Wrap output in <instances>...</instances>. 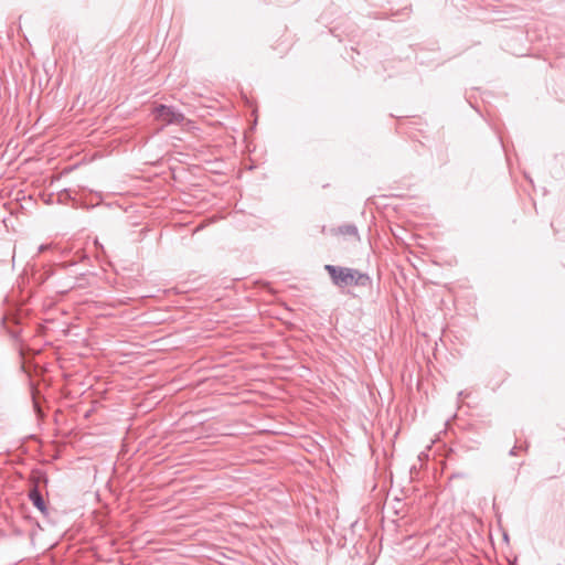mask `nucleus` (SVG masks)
<instances>
[{
	"label": "nucleus",
	"instance_id": "5",
	"mask_svg": "<svg viewBox=\"0 0 565 565\" xmlns=\"http://www.w3.org/2000/svg\"><path fill=\"white\" fill-rule=\"evenodd\" d=\"M46 248H47V246H46V245H41V246H40V248H39V250H40V252H43V250H45Z\"/></svg>",
	"mask_w": 565,
	"mask_h": 565
},
{
	"label": "nucleus",
	"instance_id": "2",
	"mask_svg": "<svg viewBox=\"0 0 565 565\" xmlns=\"http://www.w3.org/2000/svg\"><path fill=\"white\" fill-rule=\"evenodd\" d=\"M156 118L163 121L164 124H181L184 120V116L182 113L178 111L175 108L160 105L154 110Z\"/></svg>",
	"mask_w": 565,
	"mask_h": 565
},
{
	"label": "nucleus",
	"instance_id": "4",
	"mask_svg": "<svg viewBox=\"0 0 565 565\" xmlns=\"http://www.w3.org/2000/svg\"><path fill=\"white\" fill-rule=\"evenodd\" d=\"M341 232L343 234H348V235H356L358 234V230L354 225H347L341 228Z\"/></svg>",
	"mask_w": 565,
	"mask_h": 565
},
{
	"label": "nucleus",
	"instance_id": "3",
	"mask_svg": "<svg viewBox=\"0 0 565 565\" xmlns=\"http://www.w3.org/2000/svg\"><path fill=\"white\" fill-rule=\"evenodd\" d=\"M29 498L31 500V502L33 503V505L39 509L41 512H46V505H45V502L40 493V491L38 490V488H33L30 493H29Z\"/></svg>",
	"mask_w": 565,
	"mask_h": 565
},
{
	"label": "nucleus",
	"instance_id": "1",
	"mask_svg": "<svg viewBox=\"0 0 565 565\" xmlns=\"http://www.w3.org/2000/svg\"><path fill=\"white\" fill-rule=\"evenodd\" d=\"M324 268L329 273L332 282L338 287L365 286L369 282V276L366 274L360 273L353 268L333 265H326Z\"/></svg>",
	"mask_w": 565,
	"mask_h": 565
}]
</instances>
